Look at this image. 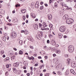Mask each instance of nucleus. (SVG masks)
<instances>
[{"mask_svg": "<svg viewBox=\"0 0 76 76\" xmlns=\"http://www.w3.org/2000/svg\"><path fill=\"white\" fill-rule=\"evenodd\" d=\"M38 58H39V59H41L42 58H41V56H39L38 57Z\"/></svg>", "mask_w": 76, "mask_h": 76, "instance_id": "09e8293b", "label": "nucleus"}, {"mask_svg": "<svg viewBox=\"0 0 76 76\" xmlns=\"http://www.w3.org/2000/svg\"><path fill=\"white\" fill-rule=\"evenodd\" d=\"M2 39L4 41H6V37H2Z\"/></svg>", "mask_w": 76, "mask_h": 76, "instance_id": "4be33fe9", "label": "nucleus"}, {"mask_svg": "<svg viewBox=\"0 0 76 76\" xmlns=\"http://www.w3.org/2000/svg\"><path fill=\"white\" fill-rule=\"evenodd\" d=\"M16 34L15 33H13L11 34V37L12 38H16Z\"/></svg>", "mask_w": 76, "mask_h": 76, "instance_id": "39448f33", "label": "nucleus"}, {"mask_svg": "<svg viewBox=\"0 0 76 76\" xmlns=\"http://www.w3.org/2000/svg\"><path fill=\"white\" fill-rule=\"evenodd\" d=\"M24 34H25V35H27V34H29V32L28 31V30H26L24 31Z\"/></svg>", "mask_w": 76, "mask_h": 76, "instance_id": "2eb2a0df", "label": "nucleus"}, {"mask_svg": "<svg viewBox=\"0 0 76 76\" xmlns=\"http://www.w3.org/2000/svg\"><path fill=\"white\" fill-rule=\"evenodd\" d=\"M49 27L50 28H52L53 27V25L51 24H50L49 25Z\"/></svg>", "mask_w": 76, "mask_h": 76, "instance_id": "bb28decb", "label": "nucleus"}, {"mask_svg": "<svg viewBox=\"0 0 76 76\" xmlns=\"http://www.w3.org/2000/svg\"><path fill=\"white\" fill-rule=\"evenodd\" d=\"M28 39L29 40V41H30L32 42L33 41H34V39L32 38V37H31V38H30L29 39Z\"/></svg>", "mask_w": 76, "mask_h": 76, "instance_id": "6ab92c4d", "label": "nucleus"}, {"mask_svg": "<svg viewBox=\"0 0 76 76\" xmlns=\"http://www.w3.org/2000/svg\"><path fill=\"white\" fill-rule=\"evenodd\" d=\"M59 30L60 32H64L66 31V28L64 26H62L60 27Z\"/></svg>", "mask_w": 76, "mask_h": 76, "instance_id": "7ed1b4c3", "label": "nucleus"}, {"mask_svg": "<svg viewBox=\"0 0 76 76\" xmlns=\"http://www.w3.org/2000/svg\"><path fill=\"white\" fill-rule=\"evenodd\" d=\"M70 72H71L72 73V74L74 75H76V73L75 72V71H74V70L73 69H70Z\"/></svg>", "mask_w": 76, "mask_h": 76, "instance_id": "9b49d317", "label": "nucleus"}, {"mask_svg": "<svg viewBox=\"0 0 76 76\" xmlns=\"http://www.w3.org/2000/svg\"><path fill=\"white\" fill-rule=\"evenodd\" d=\"M64 69V67H63L61 69V71L62 72H63V71Z\"/></svg>", "mask_w": 76, "mask_h": 76, "instance_id": "864d4df0", "label": "nucleus"}, {"mask_svg": "<svg viewBox=\"0 0 76 76\" xmlns=\"http://www.w3.org/2000/svg\"><path fill=\"white\" fill-rule=\"evenodd\" d=\"M2 46V43L0 42V47H1Z\"/></svg>", "mask_w": 76, "mask_h": 76, "instance_id": "bf43d9fd", "label": "nucleus"}, {"mask_svg": "<svg viewBox=\"0 0 76 76\" xmlns=\"http://www.w3.org/2000/svg\"><path fill=\"white\" fill-rule=\"evenodd\" d=\"M33 28H37V27H36V24H34L33 26Z\"/></svg>", "mask_w": 76, "mask_h": 76, "instance_id": "4c0bfd02", "label": "nucleus"}, {"mask_svg": "<svg viewBox=\"0 0 76 76\" xmlns=\"http://www.w3.org/2000/svg\"><path fill=\"white\" fill-rule=\"evenodd\" d=\"M26 10L25 9H23L22 10H21V12H22V13H25L26 12Z\"/></svg>", "mask_w": 76, "mask_h": 76, "instance_id": "4468645a", "label": "nucleus"}, {"mask_svg": "<svg viewBox=\"0 0 76 76\" xmlns=\"http://www.w3.org/2000/svg\"><path fill=\"white\" fill-rule=\"evenodd\" d=\"M36 28H38V24H36Z\"/></svg>", "mask_w": 76, "mask_h": 76, "instance_id": "6e6d98bb", "label": "nucleus"}, {"mask_svg": "<svg viewBox=\"0 0 76 76\" xmlns=\"http://www.w3.org/2000/svg\"><path fill=\"white\" fill-rule=\"evenodd\" d=\"M53 57H55V56H56V55L55 54H54L53 55Z\"/></svg>", "mask_w": 76, "mask_h": 76, "instance_id": "0e129e2a", "label": "nucleus"}, {"mask_svg": "<svg viewBox=\"0 0 76 76\" xmlns=\"http://www.w3.org/2000/svg\"><path fill=\"white\" fill-rule=\"evenodd\" d=\"M40 76H42V74L41 73V74H40Z\"/></svg>", "mask_w": 76, "mask_h": 76, "instance_id": "774afa93", "label": "nucleus"}, {"mask_svg": "<svg viewBox=\"0 0 76 76\" xmlns=\"http://www.w3.org/2000/svg\"><path fill=\"white\" fill-rule=\"evenodd\" d=\"M20 6V5L19 4H17L16 5H15V7H19Z\"/></svg>", "mask_w": 76, "mask_h": 76, "instance_id": "c756f323", "label": "nucleus"}, {"mask_svg": "<svg viewBox=\"0 0 76 76\" xmlns=\"http://www.w3.org/2000/svg\"><path fill=\"white\" fill-rule=\"evenodd\" d=\"M71 66L72 67L75 68L76 67V63H75V62L72 61L71 63Z\"/></svg>", "mask_w": 76, "mask_h": 76, "instance_id": "20e7f679", "label": "nucleus"}, {"mask_svg": "<svg viewBox=\"0 0 76 76\" xmlns=\"http://www.w3.org/2000/svg\"><path fill=\"white\" fill-rule=\"evenodd\" d=\"M15 57L12 56L11 57V60H13V59H15Z\"/></svg>", "mask_w": 76, "mask_h": 76, "instance_id": "72a5a7b5", "label": "nucleus"}, {"mask_svg": "<svg viewBox=\"0 0 76 76\" xmlns=\"http://www.w3.org/2000/svg\"><path fill=\"white\" fill-rule=\"evenodd\" d=\"M58 73L59 75H61V73L60 72H58Z\"/></svg>", "mask_w": 76, "mask_h": 76, "instance_id": "58836bf2", "label": "nucleus"}, {"mask_svg": "<svg viewBox=\"0 0 76 76\" xmlns=\"http://www.w3.org/2000/svg\"><path fill=\"white\" fill-rule=\"evenodd\" d=\"M52 37L53 35H52V34H50V35L49 36V38H52Z\"/></svg>", "mask_w": 76, "mask_h": 76, "instance_id": "e433bc0d", "label": "nucleus"}, {"mask_svg": "<svg viewBox=\"0 0 76 76\" xmlns=\"http://www.w3.org/2000/svg\"><path fill=\"white\" fill-rule=\"evenodd\" d=\"M7 25H9V26H11L12 25V24L10 23H8Z\"/></svg>", "mask_w": 76, "mask_h": 76, "instance_id": "37998d69", "label": "nucleus"}, {"mask_svg": "<svg viewBox=\"0 0 76 76\" xmlns=\"http://www.w3.org/2000/svg\"><path fill=\"white\" fill-rule=\"evenodd\" d=\"M58 37L59 38V39H61V38H62L63 36L62 35V34H61V33H59L58 34Z\"/></svg>", "mask_w": 76, "mask_h": 76, "instance_id": "f8f14e48", "label": "nucleus"}, {"mask_svg": "<svg viewBox=\"0 0 76 76\" xmlns=\"http://www.w3.org/2000/svg\"><path fill=\"white\" fill-rule=\"evenodd\" d=\"M6 57V56H5V55H4L3 56H2V57H3V58H4V57Z\"/></svg>", "mask_w": 76, "mask_h": 76, "instance_id": "69168bd1", "label": "nucleus"}, {"mask_svg": "<svg viewBox=\"0 0 76 76\" xmlns=\"http://www.w3.org/2000/svg\"><path fill=\"white\" fill-rule=\"evenodd\" d=\"M66 22L67 24H72L73 22V19L72 20L70 18H68L66 19Z\"/></svg>", "mask_w": 76, "mask_h": 76, "instance_id": "f03ea898", "label": "nucleus"}, {"mask_svg": "<svg viewBox=\"0 0 76 76\" xmlns=\"http://www.w3.org/2000/svg\"><path fill=\"white\" fill-rule=\"evenodd\" d=\"M7 40H9V37L8 36L7 37Z\"/></svg>", "mask_w": 76, "mask_h": 76, "instance_id": "3c124183", "label": "nucleus"}, {"mask_svg": "<svg viewBox=\"0 0 76 76\" xmlns=\"http://www.w3.org/2000/svg\"><path fill=\"white\" fill-rule=\"evenodd\" d=\"M61 5L62 6V7H64V3L61 2Z\"/></svg>", "mask_w": 76, "mask_h": 76, "instance_id": "a878e982", "label": "nucleus"}, {"mask_svg": "<svg viewBox=\"0 0 76 76\" xmlns=\"http://www.w3.org/2000/svg\"><path fill=\"white\" fill-rule=\"evenodd\" d=\"M56 44V42L54 41V40H53L52 42L51 43V44L52 45H55Z\"/></svg>", "mask_w": 76, "mask_h": 76, "instance_id": "ddd939ff", "label": "nucleus"}, {"mask_svg": "<svg viewBox=\"0 0 76 76\" xmlns=\"http://www.w3.org/2000/svg\"><path fill=\"white\" fill-rule=\"evenodd\" d=\"M66 9L67 10H72V7H70V8H68V7L66 8Z\"/></svg>", "mask_w": 76, "mask_h": 76, "instance_id": "c85d7f7f", "label": "nucleus"}, {"mask_svg": "<svg viewBox=\"0 0 76 76\" xmlns=\"http://www.w3.org/2000/svg\"><path fill=\"white\" fill-rule=\"evenodd\" d=\"M70 62H71V59L69 58L68 59L67 62V65H69L70 64Z\"/></svg>", "mask_w": 76, "mask_h": 76, "instance_id": "6e6552de", "label": "nucleus"}, {"mask_svg": "<svg viewBox=\"0 0 76 76\" xmlns=\"http://www.w3.org/2000/svg\"><path fill=\"white\" fill-rule=\"evenodd\" d=\"M26 75L28 76H29L30 75V74L29 73H27Z\"/></svg>", "mask_w": 76, "mask_h": 76, "instance_id": "e2e57ef3", "label": "nucleus"}, {"mask_svg": "<svg viewBox=\"0 0 76 76\" xmlns=\"http://www.w3.org/2000/svg\"><path fill=\"white\" fill-rule=\"evenodd\" d=\"M35 21H38V19H36L35 20Z\"/></svg>", "mask_w": 76, "mask_h": 76, "instance_id": "338daca9", "label": "nucleus"}, {"mask_svg": "<svg viewBox=\"0 0 76 76\" xmlns=\"http://www.w3.org/2000/svg\"><path fill=\"white\" fill-rule=\"evenodd\" d=\"M45 76H49V74L46 73L45 74Z\"/></svg>", "mask_w": 76, "mask_h": 76, "instance_id": "a19ab883", "label": "nucleus"}, {"mask_svg": "<svg viewBox=\"0 0 76 76\" xmlns=\"http://www.w3.org/2000/svg\"><path fill=\"white\" fill-rule=\"evenodd\" d=\"M19 63L18 62H17L15 64H13V66L15 67H17L19 66Z\"/></svg>", "mask_w": 76, "mask_h": 76, "instance_id": "423d86ee", "label": "nucleus"}, {"mask_svg": "<svg viewBox=\"0 0 76 76\" xmlns=\"http://www.w3.org/2000/svg\"><path fill=\"white\" fill-rule=\"evenodd\" d=\"M56 2L55 3V7H57V5L56 4Z\"/></svg>", "mask_w": 76, "mask_h": 76, "instance_id": "ea45409f", "label": "nucleus"}, {"mask_svg": "<svg viewBox=\"0 0 76 76\" xmlns=\"http://www.w3.org/2000/svg\"><path fill=\"white\" fill-rule=\"evenodd\" d=\"M6 67H7V68H9V65H6Z\"/></svg>", "mask_w": 76, "mask_h": 76, "instance_id": "4d7b16f0", "label": "nucleus"}, {"mask_svg": "<svg viewBox=\"0 0 76 76\" xmlns=\"http://www.w3.org/2000/svg\"><path fill=\"white\" fill-rule=\"evenodd\" d=\"M14 50L15 51H17V49H16V48H14Z\"/></svg>", "mask_w": 76, "mask_h": 76, "instance_id": "052dcab7", "label": "nucleus"}, {"mask_svg": "<svg viewBox=\"0 0 76 76\" xmlns=\"http://www.w3.org/2000/svg\"><path fill=\"white\" fill-rule=\"evenodd\" d=\"M72 0H67V1H68V2H69V1H70V2H71Z\"/></svg>", "mask_w": 76, "mask_h": 76, "instance_id": "13d9d810", "label": "nucleus"}, {"mask_svg": "<svg viewBox=\"0 0 76 76\" xmlns=\"http://www.w3.org/2000/svg\"><path fill=\"white\" fill-rule=\"evenodd\" d=\"M43 27H47V25H45V23L43 22Z\"/></svg>", "mask_w": 76, "mask_h": 76, "instance_id": "a211bd4d", "label": "nucleus"}, {"mask_svg": "<svg viewBox=\"0 0 76 76\" xmlns=\"http://www.w3.org/2000/svg\"><path fill=\"white\" fill-rule=\"evenodd\" d=\"M30 48H31V49H34V47L31 45L30 46Z\"/></svg>", "mask_w": 76, "mask_h": 76, "instance_id": "2f4dec72", "label": "nucleus"}, {"mask_svg": "<svg viewBox=\"0 0 76 76\" xmlns=\"http://www.w3.org/2000/svg\"><path fill=\"white\" fill-rule=\"evenodd\" d=\"M24 66H28V62L26 61H24L23 62Z\"/></svg>", "mask_w": 76, "mask_h": 76, "instance_id": "dca6fc26", "label": "nucleus"}, {"mask_svg": "<svg viewBox=\"0 0 76 76\" xmlns=\"http://www.w3.org/2000/svg\"><path fill=\"white\" fill-rule=\"evenodd\" d=\"M25 18H26V17H25V16L24 15L23 16V19H24V20H25Z\"/></svg>", "mask_w": 76, "mask_h": 76, "instance_id": "c9c22d12", "label": "nucleus"}, {"mask_svg": "<svg viewBox=\"0 0 76 76\" xmlns=\"http://www.w3.org/2000/svg\"><path fill=\"white\" fill-rule=\"evenodd\" d=\"M43 3H43V2H40V4L42 5V4H43Z\"/></svg>", "mask_w": 76, "mask_h": 76, "instance_id": "680f3d73", "label": "nucleus"}, {"mask_svg": "<svg viewBox=\"0 0 76 76\" xmlns=\"http://www.w3.org/2000/svg\"><path fill=\"white\" fill-rule=\"evenodd\" d=\"M12 70H13V71H16V68H13Z\"/></svg>", "mask_w": 76, "mask_h": 76, "instance_id": "f704fd0d", "label": "nucleus"}, {"mask_svg": "<svg viewBox=\"0 0 76 76\" xmlns=\"http://www.w3.org/2000/svg\"><path fill=\"white\" fill-rule=\"evenodd\" d=\"M26 18H28L29 17V15H26Z\"/></svg>", "mask_w": 76, "mask_h": 76, "instance_id": "a18cd8bd", "label": "nucleus"}, {"mask_svg": "<svg viewBox=\"0 0 76 76\" xmlns=\"http://www.w3.org/2000/svg\"><path fill=\"white\" fill-rule=\"evenodd\" d=\"M0 53H1V55H2V54H3L4 53V50H1L0 52Z\"/></svg>", "mask_w": 76, "mask_h": 76, "instance_id": "412c9836", "label": "nucleus"}, {"mask_svg": "<svg viewBox=\"0 0 76 76\" xmlns=\"http://www.w3.org/2000/svg\"><path fill=\"white\" fill-rule=\"evenodd\" d=\"M67 18H68V15H64L63 17V20H66Z\"/></svg>", "mask_w": 76, "mask_h": 76, "instance_id": "9d476101", "label": "nucleus"}, {"mask_svg": "<svg viewBox=\"0 0 76 76\" xmlns=\"http://www.w3.org/2000/svg\"><path fill=\"white\" fill-rule=\"evenodd\" d=\"M35 7L36 8H38V7H39V6L38 5V4H36Z\"/></svg>", "mask_w": 76, "mask_h": 76, "instance_id": "b1692460", "label": "nucleus"}, {"mask_svg": "<svg viewBox=\"0 0 76 76\" xmlns=\"http://www.w3.org/2000/svg\"><path fill=\"white\" fill-rule=\"evenodd\" d=\"M64 6V7H66V9H67V8H68V6H67V5L65 4Z\"/></svg>", "mask_w": 76, "mask_h": 76, "instance_id": "7c9ffc66", "label": "nucleus"}, {"mask_svg": "<svg viewBox=\"0 0 76 76\" xmlns=\"http://www.w3.org/2000/svg\"><path fill=\"white\" fill-rule=\"evenodd\" d=\"M48 17L49 20H51L52 19V15L51 14H48Z\"/></svg>", "mask_w": 76, "mask_h": 76, "instance_id": "0eeeda50", "label": "nucleus"}, {"mask_svg": "<svg viewBox=\"0 0 76 76\" xmlns=\"http://www.w3.org/2000/svg\"><path fill=\"white\" fill-rule=\"evenodd\" d=\"M23 68L24 69H26V66H23Z\"/></svg>", "mask_w": 76, "mask_h": 76, "instance_id": "de8ad7c7", "label": "nucleus"}, {"mask_svg": "<svg viewBox=\"0 0 76 76\" xmlns=\"http://www.w3.org/2000/svg\"><path fill=\"white\" fill-rule=\"evenodd\" d=\"M44 9V6H41L40 7V10H42V9Z\"/></svg>", "mask_w": 76, "mask_h": 76, "instance_id": "cd10ccee", "label": "nucleus"}, {"mask_svg": "<svg viewBox=\"0 0 76 76\" xmlns=\"http://www.w3.org/2000/svg\"><path fill=\"white\" fill-rule=\"evenodd\" d=\"M45 5L46 7H47V6H48V4H45Z\"/></svg>", "mask_w": 76, "mask_h": 76, "instance_id": "5fc2aeb1", "label": "nucleus"}, {"mask_svg": "<svg viewBox=\"0 0 76 76\" xmlns=\"http://www.w3.org/2000/svg\"><path fill=\"white\" fill-rule=\"evenodd\" d=\"M31 18H36V15H35L33 13H31Z\"/></svg>", "mask_w": 76, "mask_h": 76, "instance_id": "1a4fd4ad", "label": "nucleus"}, {"mask_svg": "<svg viewBox=\"0 0 76 76\" xmlns=\"http://www.w3.org/2000/svg\"><path fill=\"white\" fill-rule=\"evenodd\" d=\"M21 33H23V32H24H24H25V31L22 30V31H21Z\"/></svg>", "mask_w": 76, "mask_h": 76, "instance_id": "8fccbe9b", "label": "nucleus"}, {"mask_svg": "<svg viewBox=\"0 0 76 76\" xmlns=\"http://www.w3.org/2000/svg\"><path fill=\"white\" fill-rule=\"evenodd\" d=\"M39 28H41L42 26V24L41 23H39Z\"/></svg>", "mask_w": 76, "mask_h": 76, "instance_id": "473e14b6", "label": "nucleus"}, {"mask_svg": "<svg viewBox=\"0 0 76 76\" xmlns=\"http://www.w3.org/2000/svg\"><path fill=\"white\" fill-rule=\"evenodd\" d=\"M47 43H48V44H49V43H50V40H47Z\"/></svg>", "mask_w": 76, "mask_h": 76, "instance_id": "c03bdc74", "label": "nucleus"}, {"mask_svg": "<svg viewBox=\"0 0 76 76\" xmlns=\"http://www.w3.org/2000/svg\"><path fill=\"white\" fill-rule=\"evenodd\" d=\"M19 54H21V55H22V54H23V51L20 50L19 51Z\"/></svg>", "mask_w": 76, "mask_h": 76, "instance_id": "aec40b11", "label": "nucleus"}, {"mask_svg": "<svg viewBox=\"0 0 76 76\" xmlns=\"http://www.w3.org/2000/svg\"><path fill=\"white\" fill-rule=\"evenodd\" d=\"M19 43H20V45H22V44H23V41L22 40H20Z\"/></svg>", "mask_w": 76, "mask_h": 76, "instance_id": "5701e85b", "label": "nucleus"}, {"mask_svg": "<svg viewBox=\"0 0 76 76\" xmlns=\"http://www.w3.org/2000/svg\"><path fill=\"white\" fill-rule=\"evenodd\" d=\"M68 51L69 53H73L74 51L75 48L73 45H70L68 48Z\"/></svg>", "mask_w": 76, "mask_h": 76, "instance_id": "f257e3e1", "label": "nucleus"}, {"mask_svg": "<svg viewBox=\"0 0 76 76\" xmlns=\"http://www.w3.org/2000/svg\"><path fill=\"white\" fill-rule=\"evenodd\" d=\"M56 53L58 54L60 53V50H56Z\"/></svg>", "mask_w": 76, "mask_h": 76, "instance_id": "f3484780", "label": "nucleus"}, {"mask_svg": "<svg viewBox=\"0 0 76 76\" xmlns=\"http://www.w3.org/2000/svg\"><path fill=\"white\" fill-rule=\"evenodd\" d=\"M65 56L66 57H68V55L65 54Z\"/></svg>", "mask_w": 76, "mask_h": 76, "instance_id": "79ce46f5", "label": "nucleus"}, {"mask_svg": "<svg viewBox=\"0 0 76 76\" xmlns=\"http://www.w3.org/2000/svg\"><path fill=\"white\" fill-rule=\"evenodd\" d=\"M38 64H35L34 66H38Z\"/></svg>", "mask_w": 76, "mask_h": 76, "instance_id": "603ef678", "label": "nucleus"}, {"mask_svg": "<svg viewBox=\"0 0 76 76\" xmlns=\"http://www.w3.org/2000/svg\"><path fill=\"white\" fill-rule=\"evenodd\" d=\"M45 59H47V58H48V57H47V56H45Z\"/></svg>", "mask_w": 76, "mask_h": 76, "instance_id": "49530a36", "label": "nucleus"}, {"mask_svg": "<svg viewBox=\"0 0 76 76\" xmlns=\"http://www.w3.org/2000/svg\"><path fill=\"white\" fill-rule=\"evenodd\" d=\"M6 60L8 61L9 60V57H7L5 58V59L4 60V61H6Z\"/></svg>", "mask_w": 76, "mask_h": 76, "instance_id": "393cba45", "label": "nucleus"}]
</instances>
